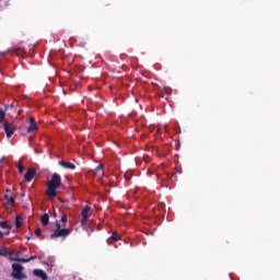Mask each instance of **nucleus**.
I'll list each match as a JSON object with an SVG mask.
<instances>
[{"label": "nucleus", "instance_id": "nucleus-18", "mask_svg": "<svg viewBox=\"0 0 280 280\" xmlns=\"http://www.w3.org/2000/svg\"><path fill=\"white\" fill-rule=\"evenodd\" d=\"M8 203H10L11 206H14L15 205V200H14V198H9L8 199Z\"/></svg>", "mask_w": 280, "mask_h": 280}, {"label": "nucleus", "instance_id": "nucleus-1", "mask_svg": "<svg viewBox=\"0 0 280 280\" xmlns=\"http://www.w3.org/2000/svg\"><path fill=\"white\" fill-rule=\"evenodd\" d=\"M61 186V176L57 173L52 174L51 179L47 183L46 194L49 198L57 197V189Z\"/></svg>", "mask_w": 280, "mask_h": 280}, {"label": "nucleus", "instance_id": "nucleus-5", "mask_svg": "<svg viewBox=\"0 0 280 280\" xmlns=\"http://www.w3.org/2000/svg\"><path fill=\"white\" fill-rule=\"evenodd\" d=\"M2 125H3V129L5 131L7 138L10 139L14 133V129H13L12 125H10L8 122H4Z\"/></svg>", "mask_w": 280, "mask_h": 280}, {"label": "nucleus", "instance_id": "nucleus-21", "mask_svg": "<svg viewBox=\"0 0 280 280\" xmlns=\"http://www.w3.org/2000/svg\"><path fill=\"white\" fill-rule=\"evenodd\" d=\"M67 220H68V219H67V215H66V214H63V215L61 217V222H62V223H66V222H67Z\"/></svg>", "mask_w": 280, "mask_h": 280}, {"label": "nucleus", "instance_id": "nucleus-16", "mask_svg": "<svg viewBox=\"0 0 280 280\" xmlns=\"http://www.w3.org/2000/svg\"><path fill=\"white\" fill-rule=\"evenodd\" d=\"M0 228H2V229H8V230H10V229H11V226L8 224V222H7V221H4V222H0Z\"/></svg>", "mask_w": 280, "mask_h": 280}, {"label": "nucleus", "instance_id": "nucleus-17", "mask_svg": "<svg viewBox=\"0 0 280 280\" xmlns=\"http://www.w3.org/2000/svg\"><path fill=\"white\" fill-rule=\"evenodd\" d=\"M0 255L1 256H7L8 255V249L7 248H0Z\"/></svg>", "mask_w": 280, "mask_h": 280}, {"label": "nucleus", "instance_id": "nucleus-3", "mask_svg": "<svg viewBox=\"0 0 280 280\" xmlns=\"http://www.w3.org/2000/svg\"><path fill=\"white\" fill-rule=\"evenodd\" d=\"M11 276L16 280H23L26 279V275L23 273V267L19 264L12 265V273Z\"/></svg>", "mask_w": 280, "mask_h": 280}, {"label": "nucleus", "instance_id": "nucleus-2", "mask_svg": "<svg viewBox=\"0 0 280 280\" xmlns=\"http://www.w3.org/2000/svg\"><path fill=\"white\" fill-rule=\"evenodd\" d=\"M71 234V230L70 229H61V225L58 221H56V230L54 231V233H51L49 235L50 240H55V238H66L67 236H69Z\"/></svg>", "mask_w": 280, "mask_h": 280}, {"label": "nucleus", "instance_id": "nucleus-6", "mask_svg": "<svg viewBox=\"0 0 280 280\" xmlns=\"http://www.w3.org/2000/svg\"><path fill=\"white\" fill-rule=\"evenodd\" d=\"M36 175V171L34 168H30L26 174L24 175V179L30 183L32 182V179L34 178V176Z\"/></svg>", "mask_w": 280, "mask_h": 280}, {"label": "nucleus", "instance_id": "nucleus-8", "mask_svg": "<svg viewBox=\"0 0 280 280\" xmlns=\"http://www.w3.org/2000/svg\"><path fill=\"white\" fill-rule=\"evenodd\" d=\"M37 130V124L33 117L30 118V127L27 128V132L31 133L33 131Z\"/></svg>", "mask_w": 280, "mask_h": 280}, {"label": "nucleus", "instance_id": "nucleus-19", "mask_svg": "<svg viewBox=\"0 0 280 280\" xmlns=\"http://www.w3.org/2000/svg\"><path fill=\"white\" fill-rule=\"evenodd\" d=\"M35 235L37 237H39L42 235V230L39 228L35 231Z\"/></svg>", "mask_w": 280, "mask_h": 280}, {"label": "nucleus", "instance_id": "nucleus-15", "mask_svg": "<svg viewBox=\"0 0 280 280\" xmlns=\"http://www.w3.org/2000/svg\"><path fill=\"white\" fill-rule=\"evenodd\" d=\"M15 226H16L18 229L22 226V218L16 217V219H15Z\"/></svg>", "mask_w": 280, "mask_h": 280}, {"label": "nucleus", "instance_id": "nucleus-20", "mask_svg": "<svg viewBox=\"0 0 280 280\" xmlns=\"http://www.w3.org/2000/svg\"><path fill=\"white\" fill-rule=\"evenodd\" d=\"M18 170H19L20 174H22L24 171V167L21 164H19Z\"/></svg>", "mask_w": 280, "mask_h": 280}, {"label": "nucleus", "instance_id": "nucleus-4", "mask_svg": "<svg viewBox=\"0 0 280 280\" xmlns=\"http://www.w3.org/2000/svg\"><path fill=\"white\" fill-rule=\"evenodd\" d=\"M90 211H91V208L90 207H86L82 210L81 212V215H82V219H81V225H85L89 217H90Z\"/></svg>", "mask_w": 280, "mask_h": 280}, {"label": "nucleus", "instance_id": "nucleus-23", "mask_svg": "<svg viewBox=\"0 0 280 280\" xmlns=\"http://www.w3.org/2000/svg\"><path fill=\"white\" fill-rule=\"evenodd\" d=\"M4 199H5V200H9L10 198H9V196H8V195H5V196H4Z\"/></svg>", "mask_w": 280, "mask_h": 280}, {"label": "nucleus", "instance_id": "nucleus-13", "mask_svg": "<svg viewBox=\"0 0 280 280\" xmlns=\"http://www.w3.org/2000/svg\"><path fill=\"white\" fill-rule=\"evenodd\" d=\"M0 122L1 124H7V120H5V109H1L0 110Z\"/></svg>", "mask_w": 280, "mask_h": 280}, {"label": "nucleus", "instance_id": "nucleus-22", "mask_svg": "<svg viewBox=\"0 0 280 280\" xmlns=\"http://www.w3.org/2000/svg\"><path fill=\"white\" fill-rule=\"evenodd\" d=\"M125 179H126L127 182H129V180H130V175H129V174H125Z\"/></svg>", "mask_w": 280, "mask_h": 280}, {"label": "nucleus", "instance_id": "nucleus-10", "mask_svg": "<svg viewBox=\"0 0 280 280\" xmlns=\"http://www.w3.org/2000/svg\"><path fill=\"white\" fill-rule=\"evenodd\" d=\"M120 240V235L114 232L112 236L107 240V243L110 244L112 242H117Z\"/></svg>", "mask_w": 280, "mask_h": 280}, {"label": "nucleus", "instance_id": "nucleus-7", "mask_svg": "<svg viewBox=\"0 0 280 280\" xmlns=\"http://www.w3.org/2000/svg\"><path fill=\"white\" fill-rule=\"evenodd\" d=\"M33 273H34V276L40 278L42 280H47V279H48L46 272L43 271L42 269H35V270L33 271Z\"/></svg>", "mask_w": 280, "mask_h": 280}, {"label": "nucleus", "instance_id": "nucleus-9", "mask_svg": "<svg viewBox=\"0 0 280 280\" xmlns=\"http://www.w3.org/2000/svg\"><path fill=\"white\" fill-rule=\"evenodd\" d=\"M59 165L62 166L63 168H67V170H71V171L75 170V165H73L70 162L61 161V162H59Z\"/></svg>", "mask_w": 280, "mask_h": 280}, {"label": "nucleus", "instance_id": "nucleus-25", "mask_svg": "<svg viewBox=\"0 0 280 280\" xmlns=\"http://www.w3.org/2000/svg\"><path fill=\"white\" fill-rule=\"evenodd\" d=\"M10 190L9 189H7V192H9Z\"/></svg>", "mask_w": 280, "mask_h": 280}, {"label": "nucleus", "instance_id": "nucleus-24", "mask_svg": "<svg viewBox=\"0 0 280 280\" xmlns=\"http://www.w3.org/2000/svg\"><path fill=\"white\" fill-rule=\"evenodd\" d=\"M3 237V234H2V232L0 231V238H2Z\"/></svg>", "mask_w": 280, "mask_h": 280}, {"label": "nucleus", "instance_id": "nucleus-11", "mask_svg": "<svg viewBox=\"0 0 280 280\" xmlns=\"http://www.w3.org/2000/svg\"><path fill=\"white\" fill-rule=\"evenodd\" d=\"M40 222L44 226H46L49 223V215L47 213H45L42 219Z\"/></svg>", "mask_w": 280, "mask_h": 280}, {"label": "nucleus", "instance_id": "nucleus-12", "mask_svg": "<svg viewBox=\"0 0 280 280\" xmlns=\"http://www.w3.org/2000/svg\"><path fill=\"white\" fill-rule=\"evenodd\" d=\"M103 170H104V165L100 164L96 170H95V174L98 175L100 177L103 176Z\"/></svg>", "mask_w": 280, "mask_h": 280}, {"label": "nucleus", "instance_id": "nucleus-14", "mask_svg": "<svg viewBox=\"0 0 280 280\" xmlns=\"http://www.w3.org/2000/svg\"><path fill=\"white\" fill-rule=\"evenodd\" d=\"M36 258H37V256L34 255V256H31V257L27 258V259H25V258H18V259H15V260H18V261H20V262H28V261H31V260H33V259H36Z\"/></svg>", "mask_w": 280, "mask_h": 280}]
</instances>
